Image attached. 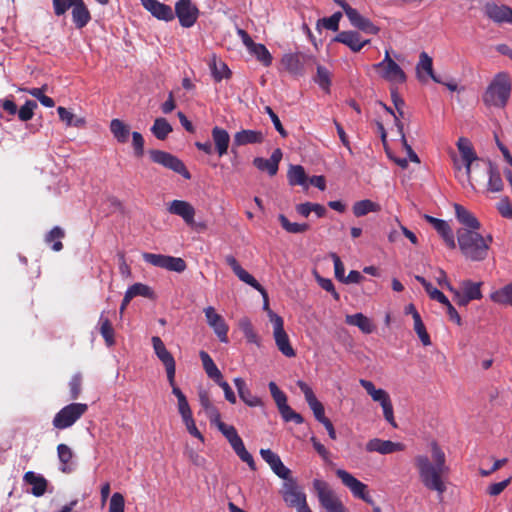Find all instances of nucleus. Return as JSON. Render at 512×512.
<instances>
[{
	"mask_svg": "<svg viewBox=\"0 0 512 512\" xmlns=\"http://www.w3.org/2000/svg\"><path fill=\"white\" fill-rule=\"evenodd\" d=\"M152 345L156 356L163 363L167 373V379L170 385H173V377H175L176 365L172 354L167 350L163 341L158 336L152 337Z\"/></svg>",
	"mask_w": 512,
	"mask_h": 512,
	"instance_id": "obj_12",
	"label": "nucleus"
},
{
	"mask_svg": "<svg viewBox=\"0 0 512 512\" xmlns=\"http://www.w3.org/2000/svg\"><path fill=\"white\" fill-rule=\"evenodd\" d=\"M128 290L132 293L134 297L143 296L149 299L154 298L153 290L149 286L142 283H135L132 286H130Z\"/></svg>",
	"mask_w": 512,
	"mask_h": 512,
	"instance_id": "obj_56",
	"label": "nucleus"
},
{
	"mask_svg": "<svg viewBox=\"0 0 512 512\" xmlns=\"http://www.w3.org/2000/svg\"><path fill=\"white\" fill-rule=\"evenodd\" d=\"M342 18L341 12H335L328 18L319 19L317 22V27L322 25L324 28L331 31H338L339 29V21Z\"/></svg>",
	"mask_w": 512,
	"mask_h": 512,
	"instance_id": "obj_53",
	"label": "nucleus"
},
{
	"mask_svg": "<svg viewBox=\"0 0 512 512\" xmlns=\"http://www.w3.org/2000/svg\"><path fill=\"white\" fill-rule=\"evenodd\" d=\"M424 219L434 227L450 249L456 248L454 234L446 221L430 215H424Z\"/></svg>",
	"mask_w": 512,
	"mask_h": 512,
	"instance_id": "obj_22",
	"label": "nucleus"
},
{
	"mask_svg": "<svg viewBox=\"0 0 512 512\" xmlns=\"http://www.w3.org/2000/svg\"><path fill=\"white\" fill-rule=\"evenodd\" d=\"M512 80L508 73H497L487 86L482 101L487 107L504 108L510 98Z\"/></svg>",
	"mask_w": 512,
	"mask_h": 512,
	"instance_id": "obj_4",
	"label": "nucleus"
},
{
	"mask_svg": "<svg viewBox=\"0 0 512 512\" xmlns=\"http://www.w3.org/2000/svg\"><path fill=\"white\" fill-rule=\"evenodd\" d=\"M57 454L61 463L60 470L63 473H71L74 469L71 464L74 455L72 449L66 444H59L57 446Z\"/></svg>",
	"mask_w": 512,
	"mask_h": 512,
	"instance_id": "obj_37",
	"label": "nucleus"
},
{
	"mask_svg": "<svg viewBox=\"0 0 512 512\" xmlns=\"http://www.w3.org/2000/svg\"><path fill=\"white\" fill-rule=\"evenodd\" d=\"M37 108V103L33 100H27L23 106L17 111L18 118L23 121H29L34 116V110Z\"/></svg>",
	"mask_w": 512,
	"mask_h": 512,
	"instance_id": "obj_54",
	"label": "nucleus"
},
{
	"mask_svg": "<svg viewBox=\"0 0 512 512\" xmlns=\"http://www.w3.org/2000/svg\"><path fill=\"white\" fill-rule=\"evenodd\" d=\"M313 487L317 492L319 502L327 512H346L341 501L335 496L334 492L325 481L315 479L313 481Z\"/></svg>",
	"mask_w": 512,
	"mask_h": 512,
	"instance_id": "obj_7",
	"label": "nucleus"
},
{
	"mask_svg": "<svg viewBox=\"0 0 512 512\" xmlns=\"http://www.w3.org/2000/svg\"><path fill=\"white\" fill-rule=\"evenodd\" d=\"M315 82L326 92L330 91L331 86V74L329 70L322 66L317 65V74L314 78Z\"/></svg>",
	"mask_w": 512,
	"mask_h": 512,
	"instance_id": "obj_48",
	"label": "nucleus"
},
{
	"mask_svg": "<svg viewBox=\"0 0 512 512\" xmlns=\"http://www.w3.org/2000/svg\"><path fill=\"white\" fill-rule=\"evenodd\" d=\"M248 51L253 54L264 66L268 67L271 65L272 56L265 45L255 43V45Z\"/></svg>",
	"mask_w": 512,
	"mask_h": 512,
	"instance_id": "obj_46",
	"label": "nucleus"
},
{
	"mask_svg": "<svg viewBox=\"0 0 512 512\" xmlns=\"http://www.w3.org/2000/svg\"><path fill=\"white\" fill-rule=\"evenodd\" d=\"M164 167L182 175L185 179H190L191 174L184 162H160Z\"/></svg>",
	"mask_w": 512,
	"mask_h": 512,
	"instance_id": "obj_58",
	"label": "nucleus"
},
{
	"mask_svg": "<svg viewBox=\"0 0 512 512\" xmlns=\"http://www.w3.org/2000/svg\"><path fill=\"white\" fill-rule=\"evenodd\" d=\"M66 232L60 226L53 227L44 237V241L55 252L63 249L62 239L65 238Z\"/></svg>",
	"mask_w": 512,
	"mask_h": 512,
	"instance_id": "obj_32",
	"label": "nucleus"
},
{
	"mask_svg": "<svg viewBox=\"0 0 512 512\" xmlns=\"http://www.w3.org/2000/svg\"><path fill=\"white\" fill-rule=\"evenodd\" d=\"M279 412L282 416V418L286 421H293L297 424H301L303 422V417L296 413L288 404L285 402L281 406L278 407Z\"/></svg>",
	"mask_w": 512,
	"mask_h": 512,
	"instance_id": "obj_52",
	"label": "nucleus"
},
{
	"mask_svg": "<svg viewBox=\"0 0 512 512\" xmlns=\"http://www.w3.org/2000/svg\"><path fill=\"white\" fill-rule=\"evenodd\" d=\"M174 17L179 20V24L184 28L192 27L199 17L200 11L191 0H178L175 3Z\"/></svg>",
	"mask_w": 512,
	"mask_h": 512,
	"instance_id": "obj_10",
	"label": "nucleus"
},
{
	"mask_svg": "<svg viewBox=\"0 0 512 512\" xmlns=\"http://www.w3.org/2000/svg\"><path fill=\"white\" fill-rule=\"evenodd\" d=\"M404 448V444L400 442H392L390 440H382L379 438L371 439L366 444V450L368 452H378L383 455L403 451Z\"/></svg>",
	"mask_w": 512,
	"mask_h": 512,
	"instance_id": "obj_21",
	"label": "nucleus"
},
{
	"mask_svg": "<svg viewBox=\"0 0 512 512\" xmlns=\"http://www.w3.org/2000/svg\"><path fill=\"white\" fill-rule=\"evenodd\" d=\"M297 385L300 388V390L302 391V393L304 394L309 407L314 405V403L316 404L319 402L318 399L316 398L313 390L305 382L299 380L297 382Z\"/></svg>",
	"mask_w": 512,
	"mask_h": 512,
	"instance_id": "obj_61",
	"label": "nucleus"
},
{
	"mask_svg": "<svg viewBox=\"0 0 512 512\" xmlns=\"http://www.w3.org/2000/svg\"><path fill=\"white\" fill-rule=\"evenodd\" d=\"M225 262L227 263V265L231 267L235 275L241 281L250 285L257 291H259L262 296L267 298V291L264 289V287L251 274H249L245 269L241 267V265L233 255H227L225 257Z\"/></svg>",
	"mask_w": 512,
	"mask_h": 512,
	"instance_id": "obj_15",
	"label": "nucleus"
},
{
	"mask_svg": "<svg viewBox=\"0 0 512 512\" xmlns=\"http://www.w3.org/2000/svg\"><path fill=\"white\" fill-rule=\"evenodd\" d=\"M462 160L477 161L480 160L474 150L472 142L466 137H460L456 143Z\"/></svg>",
	"mask_w": 512,
	"mask_h": 512,
	"instance_id": "obj_40",
	"label": "nucleus"
},
{
	"mask_svg": "<svg viewBox=\"0 0 512 512\" xmlns=\"http://www.w3.org/2000/svg\"><path fill=\"white\" fill-rule=\"evenodd\" d=\"M205 317L208 325L213 329L219 340L223 343L228 342V325L224 318L216 313L214 307L208 306L204 309Z\"/></svg>",
	"mask_w": 512,
	"mask_h": 512,
	"instance_id": "obj_13",
	"label": "nucleus"
},
{
	"mask_svg": "<svg viewBox=\"0 0 512 512\" xmlns=\"http://www.w3.org/2000/svg\"><path fill=\"white\" fill-rule=\"evenodd\" d=\"M72 20L78 29L84 28L90 22L91 14L83 0L72 7Z\"/></svg>",
	"mask_w": 512,
	"mask_h": 512,
	"instance_id": "obj_31",
	"label": "nucleus"
},
{
	"mask_svg": "<svg viewBox=\"0 0 512 512\" xmlns=\"http://www.w3.org/2000/svg\"><path fill=\"white\" fill-rule=\"evenodd\" d=\"M481 282H472L471 280H465L462 282L461 286L463 292L470 298L471 300H479L482 298L481 293Z\"/></svg>",
	"mask_w": 512,
	"mask_h": 512,
	"instance_id": "obj_50",
	"label": "nucleus"
},
{
	"mask_svg": "<svg viewBox=\"0 0 512 512\" xmlns=\"http://www.w3.org/2000/svg\"><path fill=\"white\" fill-rule=\"evenodd\" d=\"M491 299L499 304L512 305V282L492 293Z\"/></svg>",
	"mask_w": 512,
	"mask_h": 512,
	"instance_id": "obj_47",
	"label": "nucleus"
},
{
	"mask_svg": "<svg viewBox=\"0 0 512 512\" xmlns=\"http://www.w3.org/2000/svg\"><path fill=\"white\" fill-rule=\"evenodd\" d=\"M168 211L171 214L180 216L188 225L194 223L195 209L187 201L173 200L168 206Z\"/></svg>",
	"mask_w": 512,
	"mask_h": 512,
	"instance_id": "obj_25",
	"label": "nucleus"
},
{
	"mask_svg": "<svg viewBox=\"0 0 512 512\" xmlns=\"http://www.w3.org/2000/svg\"><path fill=\"white\" fill-rule=\"evenodd\" d=\"M283 498L288 506L296 507L306 500V495L301 489H299L296 482L289 478L284 485Z\"/></svg>",
	"mask_w": 512,
	"mask_h": 512,
	"instance_id": "obj_24",
	"label": "nucleus"
},
{
	"mask_svg": "<svg viewBox=\"0 0 512 512\" xmlns=\"http://www.w3.org/2000/svg\"><path fill=\"white\" fill-rule=\"evenodd\" d=\"M254 164L259 171L266 172L270 176L275 175L279 169V162H254Z\"/></svg>",
	"mask_w": 512,
	"mask_h": 512,
	"instance_id": "obj_64",
	"label": "nucleus"
},
{
	"mask_svg": "<svg viewBox=\"0 0 512 512\" xmlns=\"http://www.w3.org/2000/svg\"><path fill=\"white\" fill-rule=\"evenodd\" d=\"M172 126L165 118H156L151 127L152 134L159 140H165L172 132Z\"/></svg>",
	"mask_w": 512,
	"mask_h": 512,
	"instance_id": "obj_42",
	"label": "nucleus"
},
{
	"mask_svg": "<svg viewBox=\"0 0 512 512\" xmlns=\"http://www.w3.org/2000/svg\"><path fill=\"white\" fill-rule=\"evenodd\" d=\"M268 315L270 322L273 325V336L277 348L284 356L289 358L294 357L295 350L291 346L288 334L284 330V321L282 317L271 310H269Z\"/></svg>",
	"mask_w": 512,
	"mask_h": 512,
	"instance_id": "obj_6",
	"label": "nucleus"
},
{
	"mask_svg": "<svg viewBox=\"0 0 512 512\" xmlns=\"http://www.w3.org/2000/svg\"><path fill=\"white\" fill-rule=\"evenodd\" d=\"M377 205L370 200H361L353 205V213L357 217L364 216L369 212L376 211Z\"/></svg>",
	"mask_w": 512,
	"mask_h": 512,
	"instance_id": "obj_51",
	"label": "nucleus"
},
{
	"mask_svg": "<svg viewBox=\"0 0 512 512\" xmlns=\"http://www.w3.org/2000/svg\"><path fill=\"white\" fill-rule=\"evenodd\" d=\"M218 430L227 439L233 450H235L237 447L243 444V440L239 436L234 426L228 425L226 423H219Z\"/></svg>",
	"mask_w": 512,
	"mask_h": 512,
	"instance_id": "obj_41",
	"label": "nucleus"
},
{
	"mask_svg": "<svg viewBox=\"0 0 512 512\" xmlns=\"http://www.w3.org/2000/svg\"><path fill=\"white\" fill-rule=\"evenodd\" d=\"M511 480L512 477H509L501 482L491 484L487 489V493L491 496H498L511 483Z\"/></svg>",
	"mask_w": 512,
	"mask_h": 512,
	"instance_id": "obj_63",
	"label": "nucleus"
},
{
	"mask_svg": "<svg viewBox=\"0 0 512 512\" xmlns=\"http://www.w3.org/2000/svg\"><path fill=\"white\" fill-rule=\"evenodd\" d=\"M88 410L85 403H71L63 407L53 418L52 424L56 429L63 430L71 427Z\"/></svg>",
	"mask_w": 512,
	"mask_h": 512,
	"instance_id": "obj_5",
	"label": "nucleus"
},
{
	"mask_svg": "<svg viewBox=\"0 0 512 512\" xmlns=\"http://www.w3.org/2000/svg\"><path fill=\"white\" fill-rule=\"evenodd\" d=\"M346 16L348 17L351 25L367 34L376 35L379 32V27L374 25L368 18L363 17L355 8L347 7Z\"/></svg>",
	"mask_w": 512,
	"mask_h": 512,
	"instance_id": "obj_16",
	"label": "nucleus"
},
{
	"mask_svg": "<svg viewBox=\"0 0 512 512\" xmlns=\"http://www.w3.org/2000/svg\"><path fill=\"white\" fill-rule=\"evenodd\" d=\"M234 384L237 388L240 399L250 407H256L262 405V401L259 397L253 395L247 387L245 381L237 377L234 379Z\"/></svg>",
	"mask_w": 512,
	"mask_h": 512,
	"instance_id": "obj_30",
	"label": "nucleus"
},
{
	"mask_svg": "<svg viewBox=\"0 0 512 512\" xmlns=\"http://www.w3.org/2000/svg\"><path fill=\"white\" fill-rule=\"evenodd\" d=\"M210 67L212 76L216 82H220L223 79L231 77V71L228 66L223 61L217 60L215 56L210 63Z\"/></svg>",
	"mask_w": 512,
	"mask_h": 512,
	"instance_id": "obj_43",
	"label": "nucleus"
},
{
	"mask_svg": "<svg viewBox=\"0 0 512 512\" xmlns=\"http://www.w3.org/2000/svg\"><path fill=\"white\" fill-rule=\"evenodd\" d=\"M212 140L214 143V150L219 157L225 155L228 151L230 144L229 133L221 127L215 126L211 132Z\"/></svg>",
	"mask_w": 512,
	"mask_h": 512,
	"instance_id": "obj_27",
	"label": "nucleus"
},
{
	"mask_svg": "<svg viewBox=\"0 0 512 512\" xmlns=\"http://www.w3.org/2000/svg\"><path fill=\"white\" fill-rule=\"evenodd\" d=\"M463 176H468V181L484 184L488 177V190L500 192L503 190V169L508 168L507 162H465Z\"/></svg>",
	"mask_w": 512,
	"mask_h": 512,
	"instance_id": "obj_2",
	"label": "nucleus"
},
{
	"mask_svg": "<svg viewBox=\"0 0 512 512\" xmlns=\"http://www.w3.org/2000/svg\"><path fill=\"white\" fill-rule=\"evenodd\" d=\"M145 262L168 271L181 273L187 268L186 262L180 257L145 252L142 254Z\"/></svg>",
	"mask_w": 512,
	"mask_h": 512,
	"instance_id": "obj_8",
	"label": "nucleus"
},
{
	"mask_svg": "<svg viewBox=\"0 0 512 512\" xmlns=\"http://www.w3.org/2000/svg\"><path fill=\"white\" fill-rule=\"evenodd\" d=\"M264 141V134L258 130L243 129L235 133L231 149L235 152L236 147L248 144H258Z\"/></svg>",
	"mask_w": 512,
	"mask_h": 512,
	"instance_id": "obj_20",
	"label": "nucleus"
},
{
	"mask_svg": "<svg viewBox=\"0 0 512 512\" xmlns=\"http://www.w3.org/2000/svg\"><path fill=\"white\" fill-rule=\"evenodd\" d=\"M485 14L497 23H512V9L505 5L487 4Z\"/></svg>",
	"mask_w": 512,
	"mask_h": 512,
	"instance_id": "obj_26",
	"label": "nucleus"
},
{
	"mask_svg": "<svg viewBox=\"0 0 512 512\" xmlns=\"http://www.w3.org/2000/svg\"><path fill=\"white\" fill-rule=\"evenodd\" d=\"M457 242L462 254L471 261H482L488 255L492 236L483 237L477 230L460 228L457 230Z\"/></svg>",
	"mask_w": 512,
	"mask_h": 512,
	"instance_id": "obj_3",
	"label": "nucleus"
},
{
	"mask_svg": "<svg viewBox=\"0 0 512 512\" xmlns=\"http://www.w3.org/2000/svg\"><path fill=\"white\" fill-rule=\"evenodd\" d=\"M269 390L275 403L277 404V407L287 402L286 395L278 388L275 382L269 383Z\"/></svg>",
	"mask_w": 512,
	"mask_h": 512,
	"instance_id": "obj_62",
	"label": "nucleus"
},
{
	"mask_svg": "<svg viewBox=\"0 0 512 512\" xmlns=\"http://www.w3.org/2000/svg\"><path fill=\"white\" fill-rule=\"evenodd\" d=\"M260 455L269 464L273 472L280 478L288 480L291 471L283 464L280 457L270 449H261Z\"/></svg>",
	"mask_w": 512,
	"mask_h": 512,
	"instance_id": "obj_18",
	"label": "nucleus"
},
{
	"mask_svg": "<svg viewBox=\"0 0 512 512\" xmlns=\"http://www.w3.org/2000/svg\"><path fill=\"white\" fill-rule=\"evenodd\" d=\"M376 69L381 70L380 75L387 81L404 83L406 81L405 72L402 68L390 57L388 50L385 51L384 59L375 64Z\"/></svg>",
	"mask_w": 512,
	"mask_h": 512,
	"instance_id": "obj_11",
	"label": "nucleus"
},
{
	"mask_svg": "<svg viewBox=\"0 0 512 512\" xmlns=\"http://www.w3.org/2000/svg\"><path fill=\"white\" fill-rule=\"evenodd\" d=\"M23 480L25 483L32 485L31 493L34 496L40 497L46 492L47 480L42 475L28 471L25 473Z\"/></svg>",
	"mask_w": 512,
	"mask_h": 512,
	"instance_id": "obj_29",
	"label": "nucleus"
},
{
	"mask_svg": "<svg viewBox=\"0 0 512 512\" xmlns=\"http://www.w3.org/2000/svg\"><path fill=\"white\" fill-rule=\"evenodd\" d=\"M125 499L121 493H114L110 499L109 512H124Z\"/></svg>",
	"mask_w": 512,
	"mask_h": 512,
	"instance_id": "obj_60",
	"label": "nucleus"
},
{
	"mask_svg": "<svg viewBox=\"0 0 512 512\" xmlns=\"http://www.w3.org/2000/svg\"><path fill=\"white\" fill-rule=\"evenodd\" d=\"M278 219H279L283 229H285L289 233H294V234L304 233L310 228V226L307 223L300 224V223L290 222L288 220V218L283 214H280L278 216Z\"/></svg>",
	"mask_w": 512,
	"mask_h": 512,
	"instance_id": "obj_49",
	"label": "nucleus"
},
{
	"mask_svg": "<svg viewBox=\"0 0 512 512\" xmlns=\"http://www.w3.org/2000/svg\"><path fill=\"white\" fill-rule=\"evenodd\" d=\"M287 177L290 185L308 188V177L301 165H290Z\"/></svg>",
	"mask_w": 512,
	"mask_h": 512,
	"instance_id": "obj_34",
	"label": "nucleus"
},
{
	"mask_svg": "<svg viewBox=\"0 0 512 512\" xmlns=\"http://www.w3.org/2000/svg\"><path fill=\"white\" fill-rule=\"evenodd\" d=\"M234 452L237 454V456L247 465L251 470L256 469L255 461L253 459V456L246 450L244 443L241 444L239 447H237Z\"/></svg>",
	"mask_w": 512,
	"mask_h": 512,
	"instance_id": "obj_59",
	"label": "nucleus"
},
{
	"mask_svg": "<svg viewBox=\"0 0 512 512\" xmlns=\"http://www.w3.org/2000/svg\"><path fill=\"white\" fill-rule=\"evenodd\" d=\"M225 262L227 263V265L231 267L235 275L241 281L250 285L257 291H259L262 296L267 298V291L264 289V287L251 274H249L245 269L241 267V265L233 255H227L225 257Z\"/></svg>",
	"mask_w": 512,
	"mask_h": 512,
	"instance_id": "obj_14",
	"label": "nucleus"
},
{
	"mask_svg": "<svg viewBox=\"0 0 512 512\" xmlns=\"http://www.w3.org/2000/svg\"><path fill=\"white\" fill-rule=\"evenodd\" d=\"M132 145L134 149V156L136 158H142L144 155V138L141 133L133 132L132 134Z\"/></svg>",
	"mask_w": 512,
	"mask_h": 512,
	"instance_id": "obj_57",
	"label": "nucleus"
},
{
	"mask_svg": "<svg viewBox=\"0 0 512 512\" xmlns=\"http://www.w3.org/2000/svg\"><path fill=\"white\" fill-rule=\"evenodd\" d=\"M418 78L422 79V71H425L427 75L436 83H442V81L439 79V77L434 73L433 71V60L432 58L426 53L422 52L420 54V60L416 67Z\"/></svg>",
	"mask_w": 512,
	"mask_h": 512,
	"instance_id": "obj_35",
	"label": "nucleus"
},
{
	"mask_svg": "<svg viewBox=\"0 0 512 512\" xmlns=\"http://www.w3.org/2000/svg\"><path fill=\"white\" fill-rule=\"evenodd\" d=\"M334 41L348 46L353 52H359L370 43L369 39L362 40L356 31H341L335 36Z\"/></svg>",
	"mask_w": 512,
	"mask_h": 512,
	"instance_id": "obj_23",
	"label": "nucleus"
},
{
	"mask_svg": "<svg viewBox=\"0 0 512 512\" xmlns=\"http://www.w3.org/2000/svg\"><path fill=\"white\" fill-rule=\"evenodd\" d=\"M143 7L149 11L155 18L166 22L174 19L173 9L158 0H141Z\"/></svg>",
	"mask_w": 512,
	"mask_h": 512,
	"instance_id": "obj_19",
	"label": "nucleus"
},
{
	"mask_svg": "<svg viewBox=\"0 0 512 512\" xmlns=\"http://www.w3.org/2000/svg\"><path fill=\"white\" fill-rule=\"evenodd\" d=\"M345 322L348 325L358 327L365 334L372 333L375 328L372 321L362 313L347 315Z\"/></svg>",
	"mask_w": 512,
	"mask_h": 512,
	"instance_id": "obj_33",
	"label": "nucleus"
},
{
	"mask_svg": "<svg viewBox=\"0 0 512 512\" xmlns=\"http://www.w3.org/2000/svg\"><path fill=\"white\" fill-rule=\"evenodd\" d=\"M59 118L67 126L82 127L85 125V119L76 117L72 112L67 110L65 107L59 106L57 108Z\"/></svg>",
	"mask_w": 512,
	"mask_h": 512,
	"instance_id": "obj_44",
	"label": "nucleus"
},
{
	"mask_svg": "<svg viewBox=\"0 0 512 512\" xmlns=\"http://www.w3.org/2000/svg\"><path fill=\"white\" fill-rule=\"evenodd\" d=\"M430 446L432 460L426 455H417L414 458V464L424 487L436 491L442 498L446 491L443 478L448 474L449 467L446 464L445 453L440 446L436 442H432Z\"/></svg>",
	"mask_w": 512,
	"mask_h": 512,
	"instance_id": "obj_1",
	"label": "nucleus"
},
{
	"mask_svg": "<svg viewBox=\"0 0 512 512\" xmlns=\"http://www.w3.org/2000/svg\"><path fill=\"white\" fill-rule=\"evenodd\" d=\"M99 331L102 337L105 340L107 346H113L115 344L114 339V328L108 317L105 316V311H103L99 317Z\"/></svg>",
	"mask_w": 512,
	"mask_h": 512,
	"instance_id": "obj_38",
	"label": "nucleus"
},
{
	"mask_svg": "<svg viewBox=\"0 0 512 512\" xmlns=\"http://www.w3.org/2000/svg\"><path fill=\"white\" fill-rule=\"evenodd\" d=\"M110 130L119 143H126L130 136V127L120 119H113L110 122Z\"/></svg>",
	"mask_w": 512,
	"mask_h": 512,
	"instance_id": "obj_39",
	"label": "nucleus"
},
{
	"mask_svg": "<svg viewBox=\"0 0 512 512\" xmlns=\"http://www.w3.org/2000/svg\"><path fill=\"white\" fill-rule=\"evenodd\" d=\"M82 374L76 373L72 376L70 382H69V388H70V399L76 400L79 395L81 394L82 390Z\"/></svg>",
	"mask_w": 512,
	"mask_h": 512,
	"instance_id": "obj_55",
	"label": "nucleus"
},
{
	"mask_svg": "<svg viewBox=\"0 0 512 512\" xmlns=\"http://www.w3.org/2000/svg\"><path fill=\"white\" fill-rule=\"evenodd\" d=\"M455 209V215L457 220L466 228L469 230H478L480 229V222L478 219L474 216L473 213H471L469 210H467L464 206L460 204H454Z\"/></svg>",
	"mask_w": 512,
	"mask_h": 512,
	"instance_id": "obj_28",
	"label": "nucleus"
},
{
	"mask_svg": "<svg viewBox=\"0 0 512 512\" xmlns=\"http://www.w3.org/2000/svg\"><path fill=\"white\" fill-rule=\"evenodd\" d=\"M337 477L342 481L353 494L354 497L361 499L367 492V485L356 479L352 474L344 469L336 470Z\"/></svg>",
	"mask_w": 512,
	"mask_h": 512,
	"instance_id": "obj_17",
	"label": "nucleus"
},
{
	"mask_svg": "<svg viewBox=\"0 0 512 512\" xmlns=\"http://www.w3.org/2000/svg\"><path fill=\"white\" fill-rule=\"evenodd\" d=\"M415 279L422 284L427 294L431 299L436 300L440 303H446L447 297L437 288L433 287L430 282H428L424 277L416 275Z\"/></svg>",
	"mask_w": 512,
	"mask_h": 512,
	"instance_id": "obj_45",
	"label": "nucleus"
},
{
	"mask_svg": "<svg viewBox=\"0 0 512 512\" xmlns=\"http://www.w3.org/2000/svg\"><path fill=\"white\" fill-rule=\"evenodd\" d=\"M199 356L207 376L214 382H219L223 376L210 355L205 351H200Z\"/></svg>",
	"mask_w": 512,
	"mask_h": 512,
	"instance_id": "obj_36",
	"label": "nucleus"
},
{
	"mask_svg": "<svg viewBox=\"0 0 512 512\" xmlns=\"http://www.w3.org/2000/svg\"><path fill=\"white\" fill-rule=\"evenodd\" d=\"M315 63V58L302 52L285 54L281 59V65L290 74L301 76L305 73V66Z\"/></svg>",
	"mask_w": 512,
	"mask_h": 512,
	"instance_id": "obj_9",
	"label": "nucleus"
}]
</instances>
